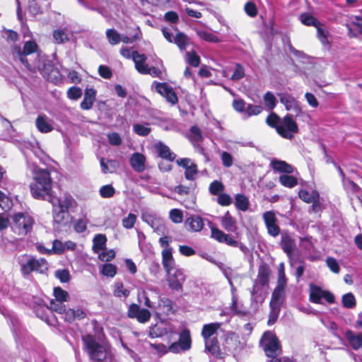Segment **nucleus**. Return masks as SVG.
Instances as JSON below:
<instances>
[{
    "instance_id": "nucleus-56",
    "label": "nucleus",
    "mask_w": 362,
    "mask_h": 362,
    "mask_svg": "<svg viewBox=\"0 0 362 362\" xmlns=\"http://www.w3.org/2000/svg\"><path fill=\"white\" fill-rule=\"evenodd\" d=\"M202 134L200 129L197 126L190 128V139L193 143H198L202 141Z\"/></svg>"
},
{
    "instance_id": "nucleus-35",
    "label": "nucleus",
    "mask_w": 362,
    "mask_h": 362,
    "mask_svg": "<svg viewBox=\"0 0 362 362\" xmlns=\"http://www.w3.org/2000/svg\"><path fill=\"white\" fill-rule=\"evenodd\" d=\"M194 30L197 35L203 40L209 42H218L220 41L218 37L207 30L198 28H194Z\"/></svg>"
},
{
    "instance_id": "nucleus-5",
    "label": "nucleus",
    "mask_w": 362,
    "mask_h": 362,
    "mask_svg": "<svg viewBox=\"0 0 362 362\" xmlns=\"http://www.w3.org/2000/svg\"><path fill=\"white\" fill-rule=\"evenodd\" d=\"M85 349L93 361H102L107 356L105 346L99 343L95 338L90 334L83 336L82 338Z\"/></svg>"
},
{
    "instance_id": "nucleus-47",
    "label": "nucleus",
    "mask_w": 362,
    "mask_h": 362,
    "mask_svg": "<svg viewBox=\"0 0 362 362\" xmlns=\"http://www.w3.org/2000/svg\"><path fill=\"white\" fill-rule=\"evenodd\" d=\"M300 19L303 24L308 26L313 25L317 28L320 24V23L315 18L308 13H303L300 15Z\"/></svg>"
},
{
    "instance_id": "nucleus-13",
    "label": "nucleus",
    "mask_w": 362,
    "mask_h": 362,
    "mask_svg": "<svg viewBox=\"0 0 362 362\" xmlns=\"http://www.w3.org/2000/svg\"><path fill=\"white\" fill-rule=\"evenodd\" d=\"M173 326L168 322H160L149 329V336L152 338L160 337L168 334H173Z\"/></svg>"
},
{
    "instance_id": "nucleus-21",
    "label": "nucleus",
    "mask_w": 362,
    "mask_h": 362,
    "mask_svg": "<svg viewBox=\"0 0 362 362\" xmlns=\"http://www.w3.org/2000/svg\"><path fill=\"white\" fill-rule=\"evenodd\" d=\"M161 255L162 264L165 272L177 268L175 261L173 257V249L163 250Z\"/></svg>"
},
{
    "instance_id": "nucleus-6",
    "label": "nucleus",
    "mask_w": 362,
    "mask_h": 362,
    "mask_svg": "<svg viewBox=\"0 0 362 362\" xmlns=\"http://www.w3.org/2000/svg\"><path fill=\"white\" fill-rule=\"evenodd\" d=\"M260 346L266 356L275 359L281 353V346L276 334L271 331H267L260 340Z\"/></svg>"
},
{
    "instance_id": "nucleus-11",
    "label": "nucleus",
    "mask_w": 362,
    "mask_h": 362,
    "mask_svg": "<svg viewBox=\"0 0 362 362\" xmlns=\"http://www.w3.org/2000/svg\"><path fill=\"white\" fill-rule=\"evenodd\" d=\"M262 218L267 233L272 237H277L280 233V228L277 224V218L274 211H268L263 214Z\"/></svg>"
},
{
    "instance_id": "nucleus-26",
    "label": "nucleus",
    "mask_w": 362,
    "mask_h": 362,
    "mask_svg": "<svg viewBox=\"0 0 362 362\" xmlns=\"http://www.w3.org/2000/svg\"><path fill=\"white\" fill-rule=\"evenodd\" d=\"M65 321L72 322L75 320H81L85 317L86 314L81 309H68L62 314Z\"/></svg>"
},
{
    "instance_id": "nucleus-64",
    "label": "nucleus",
    "mask_w": 362,
    "mask_h": 362,
    "mask_svg": "<svg viewBox=\"0 0 362 362\" xmlns=\"http://www.w3.org/2000/svg\"><path fill=\"white\" fill-rule=\"evenodd\" d=\"M316 28L318 39L322 44H327L328 42V32L325 30L324 25L320 23Z\"/></svg>"
},
{
    "instance_id": "nucleus-20",
    "label": "nucleus",
    "mask_w": 362,
    "mask_h": 362,
    "mask_svg": "<svg viewBox=\"0 0 362 362\" xmlns=\"http://www.w3.org/2000/svg\"><path fill=\"white\" fill-rule=\"evenodd\" d=\"M345 337L354 350H358L362 346V332L356 334L348 329L345 332Z\"/></svg>"
},
{
    "instance_id": "nucleus-19",
    "label": "nucleus",
    "mask_w": 362,
    "mask_h": 362,
    "mask_svg": "<svg viewBox=\"0 0 362 362\" xmlns=\"http://www.w3.org/2000/svg\"><path fill=\"white\" fill-rule=\"evenodd\" d=\"M221 226L228 232L235 233L238 229L237 221L229 211H227L221 218Z\"/></svg>"
},
{
    "instance_id": "nucleus-54",
    "label": "nucleus",
    "mask_w": 362,
    "mask_h": 362,
    "mask_svg": "<svg viewBox=\"0 0 362 362\" xmlns=\"http://www.w3.org/2000/svg\"><path fill=\"white\" fill-rule=\"evenodd\" d=\"M186 61L194 67L199 66L200 64V58L194 51L186 53Z\"/></svg>"
},
{
    "instance_id": "nucleus-63",
    "label": "nucleus",
    "mask_w": 362,
    "mask_h": 362,
    "mask_svg": "<svg viewBox=\"0 0 362 362\" xmlns=\"http://www.w3.org/2000/svg\"><path fill=\"white\" fill-rule=\"evenodd\" d=\"M82 95V90L80 88L73 86L67 90V97L70 100H77Z\"/></svg>"
},
{
    "instance_id": "nucleus-12",
    "label": "nucleus",
    "mask_w": 362,
    "mask_h": 362,
    "mask_svg": "<svg viewBox=\"0 0 362 362\" xmlns=\"http://www.w3.org/2000/svg\"><path fill=\"white\" fill-rule=\"evenodd\" d=\"M152 86L154 87L156 90L164 97L168 103L172 105L177 103V97L176 93L173 88L166 83L154 82Z\"/></svg>"
},
{
    "instance_id": "nucleus-50",
    "label": "nucleus",
    "mask_w": 362,
    "mask_h": 362,
    "mask_svg": "<svg viewBox=\"0 0 362 362\" xmlns=\"http://www.w3.org/2000/svg\"><path fill=\"white\" fill-rule=\"evenodd\" d=\"M265 106L270 110H273L276 103V99L274 94L269 91L267 92L263 97Z\"/></svg>"
},
{
    "instance_id": "nucleus-53",
    "label": "nucleus",
    "mask_w": 362,
    "mask_h": 362,
    "mask_svg": "<svg viewBox=\"0 0 362 362\" xmlns=\"http://www.w3.org/2000/svg\"><path fill=\"white\" fill-rule=\"evenodd\" d=\"M64 303V301L53 299L49 303V308L61 315L65 311V305Z\"/></svg>"
},
{
    "instance_id": "nucleus-10",
    "label": "nucleus",
    "mask_w": 362,
    "mask_h": 362,
    "mask_svg": "<svg viewBox=\"0 0 362 362\" xmlns=\"http://www.w3.org/2000/svg\"><path fill=\"white\" fill-rule=\"evenodd\" d=\"M322 299L329 303H332L334 301V296L332 293L322 290L317 286L310 285V300L315 303H322Z\"/></svg>"
},
{
    "instance_id": "nucleus-49",
    "label": "nucleus",
    "mask_w": 362,
    "mask_h": 362,
    "mask_svg": "<svg viewBox=\"0 0 362 362\" xmlns=\"http://www.w3.org/2000/svg\"><path fill=\"white\" fill-rule=\"evenodd\" d=\"M133 131L139 136H146L149 134L151 129L150 127H148V124H133Z\"/></svg>"
},
{
    "instance_id": "nucleus-15",
    "label": "nucleus",
    "mask_w": 362,
    "mask_h": 362,
    "mask_svg": "<svg viewBox=\"0 0 362 362\" xmlns=\"http://www.w3.org/2000/svg\"><path fill=\"white\" fill-rule=\"evenodd\" d=\"M18 262L21 267V272L24 277L28 276L34 272V257L27 255H20Z\"/></svg>"
},
{
    "instance_id": "nucleus-27",
    "label": "nucleus",
    "mask_w": 362,
    "mask_h": 362,
    "mask_svg": "<svg viewBox=\"0 0 362 362\" xmlns=\"http://www.w3.org/2000/svg\"><path fill=\"white\" fill-rule=\"evenodd\" d=\"M96 91L93 88H88L85 91L84 98L81 103V107L83 110H90L95 100Z\"/></svg>"
},
{
    "instance_id": "nucleus-34",
    "label": "nucleus",
    "mask_w": 362,
    "mask_h": 362,
    "mask_svg": "<svg viewBox=\"0 0 362 362\" xmlns=\"http://www.w3.org/2000/svg\"><path fill=\"white\" fill-rule=\"evenodd\" d=\"M107 238L103 234H97L93 240V250L95 252L99 253L105 249Z\"/></svg>"
},
{
    "instance_id": "nucleus-52",
    "label": "nucleus",
    "mask_w": 362,
    "mask_h": 362,
    "mask_svg": "<svg viewBox=\"0 0 362 362\" xmlns=\"http://www.w3.org/2000/svg\"><path fill=\"white\" fill-rule=\"evenodd\" d=\"M245 75L244 67L240 64H236L233 70V73L230 76L232 81H236L242 79Z\"/></svg>"
},
{
    "instance_id": "nucleus-61",
    "label": "nucleus",
    "mask_w": 362,
    "mask_h": 362,
    "mask_svg": "<svg viewBox=\"0 0 362 362\" xmlns=\"http://www.w3.org/2000/svg\"><path fill=\"white\" fill-rule=\"evenodd\" d=\"M88 223V221L86 218L77 219L74 222V230L79 233L84 232L87 228Z\"/></svg>"
},
{
    "instance_id": "nucleus-40",
    "label": "nucleus",
    "mask_w": 362,
    "mask_h": 362,
    "mask_svg": "<svg viewBox=\"0 0 362 362\" xmlns=\"http://www.w3.org/2000/svg\"><path fill=\"white\" fill-rule=\"evenodd\" d=\"M279 180L280 184L286 187L292 188L298 185L297 178L289 174L281 175Z\"/></svg>"
},
{
    "instance_id": "nucleus-41",
    "label": "nucleus",
    "mask_w": 362,
    "mask_h": 362,
    "mask_svg": "<svg viewBox=\"0 0 362 362\" xmlns=\"http://www.w3.org/2000/svg\"><path fill=\"white\" fill-rule=\"evenodd\" d=\"M158 307L165 315H169L174 311L173 301L166 298L160 300Z\"/></svg>"
},
{
    "instance_id": "nucleus-29",
    "label": "nucleus",
    "mask_w": 362,
    "mask_h": 362,
    "mask_svg": "<svg viewBox=\"0 0 362 362\" xmlns=\"http://www.w3.org/2000/svg\"><path fill=\"white\" fill-rule=\"evenodd\" d=\"M221 327V323L220 322L206 324L202 327V336L204 339H210L214 334L216 333Z\"/></svg>"
},
{
    "instance_id": "nucleus-55",
    "label": "nucleus",
    "mask_w": 362,
    "mask_h": 362,
    "mask_svg": "<svg viewBox=\"0 0 362 362\" xmlns=\"http://www.w3.org/2000/svg\"><path fill=\"white\" fill-rule=\"evenodd\" d=\"M342 303L345 308H353L356 305V299L351 293H346L342 296Z\"/></svg>"
},
{
    "instance_id": "nucleus-3",
    "label": "nucleus",
    "mask_w": 362,
    "mask_h": 362,
    "mask_svg": "<svg viewBox=\"0 0 362 362\" xmlns=\"http://www.w3.org/2000/svg\"><path fill=\"white\" fill-rule=\"evenodd\" d=\"M34 224L33 217L28 212H17L11 216V229L18 235L25 236L30 233Z\"/></svg>"
},
{
    "instance_id": "nucleus-51",
    "label": "nucleus",
    "mask_w": 362,
    "mask_h": 362,
    "mask_svg": "<svg viewBox=\"0 0 362 362\" xmlns=\"http://www.w3.org/2000/svg\"><path fill=\"white\" fill-rule=\"evenodd\" d=\"M206 349L212 354H216L218 351V341L216 338L204 339Z\"/></svg>"
},
{
    "instance_id": "nucleus-60",
    "label": "nucleus",
    "mask_w": 362,
    "mask_h": 362,
    "mask_svg": "<svg viewBox=\"0 0 362 362\" xmlns=\"http://www.w3.org/2000/svg\"><path fill=\"white\" fill-rule=\"evenodd\" d=\"M170 220L175 223H180L182 222L183 214L181 210L177 209H171L170 213Z\"/></svg>"
},
{
    "instance_id": "nucleus-8",
    "label": "nucleus",
    "mask_w": 362,
    "mask_h": 362,
    "mask_svg": "<svg viewBox=\"0 0 362 362\" xmlns=\"http://www.w3.org/2000/svg\"><path fill=\"white\" fill-rule=\"evenodd\" d=\"M166 280L169 287L173 290L181 291L182 289V284L186 279L184 271L177 267L166 272Z\"/></svg>"
},
{
    "instance_id": "nucleus-1",
    "label": "nucleus",
    "mask_w": 362,
    "mask_h": 362,
    "mask_svg": "<svg viewBox=\"0 0 362 362\" xmlns=\"http://www.w3.org/2000/svg\"><path fill=\"white\" fill-rule=\"evenodd\" d=\"M35 182L30 185L31 193L35 199H46L52 205L54 221L62 223L69 210L76 206V202L69 193L64 192L59 197L50 194L52 179L49 172L46 169L33 167Z\"/></svg>"
},
{
    "instance_id": "nucleus-23",
    "label": "nucleus",
    "mask_w": 362,
    "mask_h": 362,
    "mask_svg": "<svg viewBox=\"0 0 362 362\" xmlns=\"http://www.w3.org/2000/svg\"><path fill=\"white\" fill-rule=\"evenodd\" d=\"M155 148L160 157L168 161H173L176 158V155L170 151L169 147L161 142L157 143Z\"/></svg>"
},
{
    "instance_id": "nucleus-24",
    "label": "nucleus",
    "mask_w": 362,
    "mask_h": 362,
    "mask_svg": "<svg viewBox=\"0 0 362 362\" xmlns=\"http://www.w3.org/2000/svg\"><path fill=\"white\" fill-rule=\"evenodd\" d=\"M271 166L274 170L285 174H291L294 171V168L284 160H272L271 161Z\"/></svg>"
},
{
    "instance_id": "nucleus-4",
    "label": "nucleus",
    "mask_w": 362,
    "mask_h": 362,
    "mask_svg": "<svg viewBox=\"0 0 362 362\" xmlns=\"http://www.w3.org/2000/svg\"><path fill=\"white\" fill-rule=\"evenodd\" d=\"M269 270L265 267H261L259 269L258 275L254 283L251 291V300L253 303H262L266 298V293L264 287L267 286L269 281Z\"/></svg>"
},
{
    "instance_id": "nucleus-32",
    "label": "nucleus",
    "mask_w": 362,
    "mask_h": 362,
    "mask_svg": "<svg viewBox=\"0 0 362 362\" xmlns=\"http://www.w3.org/2000/svg\"><path fill=\"white\" fill-rule=\"evenodd\" d=\"M231 315L240 317L246 316L248 313L247 309L243 303H238V300H233L229 307Z\"/></svg>"
},
{
    "instance_id": "nucleus-9",
    "label": "nucleus",
    "mask_w": 362,
    "mask_h": 362,
    "mask_svg": "<svg viewBox=\"0 0 362 362\" xmlns=\"http://www.w3.org/2000/svg\"><path fill=\"white\" fill-rule=\"evenodd\" d=\"M141 219L149 225L154 232L158 235H164L166 232V228L164 220L155 214L149 212H144L141 215Z\"/></svg>"
},
{
    "instance_id": "nucleus-44",
    "label": "nucleus",
    "mask_w": 362,
    "mask_h": 362,
    "mask_svg": "<svg viewBox=\"0 0 362 362\" xmlns=\"http://www.w3.org/2000/svg\"><path fill=\"white\" fill-rule=\"evenodd\" d=\"M106 37L109 43L112 45H117L121 40V35L115 29H107Z\"/></svg>"
},
{
    "instance_id": "nucleus-14",
    "label": "nucleus",
    "mask_w": 362,
    "mask_h": 362,
    "mask_svg": "<svg viewBox=\"0 0 362 362\" xmlns=\"http://www.w3.org/2000/svg\"><path fill=\"white\" fill-rule=\"evenodd\" d=\"M128 316L130 318H136L139 322L145 323L151 318V313L144 308H141L136 304H132L129 307Z\"/></svg>"
},
{
    "instance_id": "nucleus-31",
    "label": "nucleus",
    "mask_w": 362,
    "mask_h": 362,
    "mask_svg": "<svg viewBox=\"0 0 362 362\" xmlns=\"http://www.w3.org/2000/svg\"><path fill=\"white\" fill-rule=\"evenodd\" d=\"M281 246L283 250L290 256L295 248L296 244L293 239L287 234H282Z\"/></svg>"
},
{
    "instance_id": "nucleus-62",
    "label": "nucleus",
    "mask_w": 362,
    "mask_h": 362,
    "mask_svg": "<svg viewBox=\"0 0 362 362\" xmlns=\"http://www.w3.org/2000/svg\"><path fill=\"white\" fill-rule=\"evenodd\" d=\"M198 170L197 165L194 163L185 170V177L188 180H194L197 175Z\"/></svg>"
},
{
    "instance_id": "nucleus-38",
    "label": "nucleus",
    "mask_w": 362,
    "mask_h": 362,
    "mask_svg": "<svg viewBox=\"0 0 362 362\" xmlns=\"http://www.w3.org/2000/svg\"><path fill=\"white\" fill-rule=\"evenodd\" d=\"M189 42V38L182 32L177 33L175 36L174 43L177 45L181 51L186 49Z\"/></svg>"
},
{
    "instance_id": "nucleus-42",
    "label": "nucleus",
    "mask_w": 362,
    "mask_h": 362,
    "mask_svg": "<svg viewBox=\"0 0 362 362\" xmlns=\"http://www.w3.org/2000/svg\"><path fill=\"white\" fill-rule=\"evenodd\" d=\"M114 296L118 298H127L129 296L130 291L126 288L122 282L117 281L114 285Z\"/></svg>"
},
{
    "instance_id": "nucleus-36",
    "label": "nucleus",
    "mask_w": 362,
    "mask_h": 362,
    "mask_svg": "<svg viewBox=\"0 0 362 362\" xmlns=\"http://www.w3.org/2000/svg\"><path fill=\"white\" fill-rule=\"evenodd\" d=\"M235 205L236 208L242 211H246L250 206L248 198L242 194H237L235 196Z\"/></svg>"
},
{
    "instance_id": "nucleus-57",
    "label": "nucleus",
    "mask_w": 362,
    "mask_h": 362,
    "mask_svg": "<svg viewBox=\"0 0 362 362\" xmlns=\"http://www.w3.org/2000/svg\"><path fill=\"white\" fill-rule=\"evenodd\" d=\"M136 216L134 214H129L127 217H124L122 219V226L127 229H131L134 227L136 221Z\"/></svg>"
},
{
    "instance_id": "nucleus-43",
    "label": "nucleus",
    "mask_w": 362,
    "mask_h": 362,
    "mask_svg": "<svg viewBox=\"0 0 362 362\" xmlns=\"http://www.w3.org/2000/svg\"><path fill=\"white\" fill-rule=\"evenodd\" d=\"M262 110L263 107L261 105L248 104L246 107L243 117L244 119H247L251 116L258 115L262 112Z\"/></svg>"
},
{
    "instance_id": "nucleus-22",
    "label": "nucleus",
    "mask_w": 362,
    "mask_h": 362,
    "mask_svg": "<svg viewBox=\"0 0 362 362\" xmlns=\"http://www.w3.org/2000/svg\"><path fill=\"white\" fill-rule=\"evenodd\" d=\"M185 226L188 230L194 232L202 230L204 227L202 218L197 215L191 216L185 220Z\"/></svg>"
},
{
    "instance_id": "nucleus-39",
    "label": "nucleus",
    "mask_w": 362,
    "mask_h": 362,
    "mask_svg": "<svg viewBox=\"0 0 362 362\" xmlns=\"http://www.w3.org/2000/svg\"><path fill=\"white\" fill-rule=\"evenodd\" d=\"M350 33L354 32V35L356 33H362V18L358 16H354L351 18V23L347 25Z\"/></svg>"
},
{
    "instance_id": "nucleus-46",
    "label": "nucleus",
    "mask_w": 362,
    "mask_h": 362,
    "mask_svg": "<svg viewBox=\"0 0 362 362\" xmlns=\"http://www.w3.org/2000/svg\"><path fill=\"white\" fill-rule=\"evenodd\" d=\"M34 272L40 274L45 273L48 269V264L44 258H34Z\"/></svg>"
},
{
    "instance_id": "nucleus-37",
    "label": "nucleus",
    "mask_w": 362,
    "mask_h": 362,
    "mask_svg": "<svg viewBox=\"0 0 362 362\" xmlns=\"http://www.w3.org/2000/svg\"><path fill=\"white\" fill-rule=\"evenodd\" d=\"M100 167L103 173H112L117 167V162L115 160H107L102 158L100 160Z\"/></svg>"
},
{
    "instance_id": "nucleus-33",
    "label": "nucleus",
    "mask_w": 362,
    "mask_h": 362,
    "mask_svg": "<svg viewBox=\"0 0 362 362\" xmlns=\"http://www.w3.org/2000/svg\"><path fill=\"white\" fill-rule=\"evenodd\" d=\"M298 196L300 199L308 204L316 200V199L320 198L318 192L314 189L310 192L308 189H302L299 191Z\"/></svg>"
},
{
    "instance_id": "nucleus-18",
    "label": "nucleus",
    "mask_w": 362,
    "mask_h": 362,
    "mask_svg": "<svg viewBox=\"0 0 362 362\" xmlns=\"http://www.w3.org/2000/svg\"><path fill=\"white\" fill-rule=\"evenodd\" d=\"M132 168L137 173H141L145 170L146 157L139 153L132 155L130 160Z\"/></svg>"
},
{
    "instance_id": "nucleus-7",
    "label": "nucleus",
    "mask_w": 362,
    "mask_h": 362,
    "mask_svg": "<svg viewBox=\"0 0 362 362\" xmlns=\"http://www.w3.org/2000/svg\"><path fill=\"white\" fill-rule=\"evenodd\" d=\"M298 128L296 122L290 115H288L281 119L277 127V132L282 137L291 139L298 132Z\"/></svg>"
},
{
    "instance_id": "nucleus-2",
    "label": "nucleus",
    "mask_w": 362,
    "mask_h": 362,
    "mask_svg": "<svg viewBox=\"0 0 362 362\" xmlns=\"http://www.w3.org/2000/svg\"><path fill=\"white\" fill-rule=\"evenodd\" d=\"M37 45L33 41H27L23 47V50L21 51L20 47H16L14 48L15 52L18 57L20 61L29 70L37 69L42 72L43 75L46 74L45 69L49 70L52 68L50 64L46 65L41 62L40 59H35L34 62H30V59L27 58V56L30 55L37 52Z\"/></svg>"
},
{
    "instance_id": "nucleus-16",
    "label": "nucleus",
    "mask_w": 362,
    "mask_h": 362,
    "mask_svg": "<svg viewBox=\"0 0 362 362\" xmlns=\"http://www.w3.org/2000/svg\"><path fill=\"white\" fill-rule=\"evenodd\" d=\"M53 122L46 115L40 114L36 118L35 126L40 132L47 134L53 130Z\"/></svg>"
},
{
    "instance_id": "nucleus-45",
    "label": "nucleus",
    "mask_w": 362,
    "mask_h": 362,
    "mask_svg": "<svg viewBox=\"0 0 362 362\" xmlns=\"http://www.w3.org/2000/svg\"><path fill=\"white\" fill-rule=\"evenodd\" d=\"M225 189V187L221 181L214 180L213 181L209 187V192L213 195L218 196Z\"/></svg>"
},
{
    "instance_id": "nucleus-28",
    "label": "nucleus",
    "mask_w": 362,
    "mask_h": 362,
    "mask_svg": "<svg viewBox=\"0 0 362 362\" xmlns=\"http://www.w3.org/2000/svg\"><path fill=\"white\" fill-rule=\"evenodd\" d=\"M178 342L180 344V349L182 351H188L191 348L192 339L190 332L187 329H183L180 334Z\"/></svg>"
},
{
    "instance_id": "nucleus-25",
    "label": "nucleus",
    "mask_w": 362,
    "mask_h": 362,
    "mask_svg": "<svg viewBox=\"0 0 362 362\" xmlns=\"http://www.w3.org/2000/svg\"><path fill=\"white\" fill-rule=\"evenodd\" d=\"M147 59L144 54H139L137 51H133V61L135 64L136 71L142 74L146 71L148 64H146Z\"/></svg>"
},
{
    "instance_id": "nucleus-58",
    "label": "nucleus",
    "mask_w": 362,
    "mask_h": 362,
    "mask_svg": "<svg viewBox=\"0 0 362 362\" xmlns=\"http://www.w3.org/2000/svg\"><path fill=\"white\" fill-rule=\"evenodd\" d=\"M54 299L57 300H62L66 302L69 300V293L67 291L63 290L60 287L54 288Z\"/></svg>"
},
{
    "instance_id": "nucleus-48",
    "label": "nucleus",
    "mask_w": 362,
    "mask_h": 362,
    "mask_svg": "<svg viewBox=\"0 0 362 362\" xmlns=\"http://www.w3.org/2000/svg\"><path fill=\"white\" fill-rule=\"evenodd\" d=\"M100 272L107 277H114L117 274V267L112 264H105L101 267Z\"/></svg>"
},
{
    "instance_id": "nucleus-17",
    "label": "nucleus",
    "mask_w": 362,
    "mask_h": 362,
    "mask_svg": "<svg viewBox=\"0 0 362 362\" xmlns=\"http://www.w3.org/2000/svg\"><path fill=\"white\" fill-rule=\"evenodd\" d=\"M280 101L284 105L287 110L293 112L296 115L300 113L301 108L298 101L292 95L281 94L280 95Z\"/></svg>"
},
{
    "instance_id": "nucleus-30",
    "label": "nucleus",
    "mask_w": 362,
    "mask_h": 362,
    "mask_svg": "<svg viewBox=\"0 0 362 362\" xmlns=\"http://www.w3.org/2000/svg\"><path fill=\"white\" fill-rule=\"evenodd\" d=\"M284 288L285 286L277 285L272 296L270 307L280 308L284 296Z\"/></svg>"
},
{
    "instance_id": "nucleus-59",
    "label": "nucleus",
    "mask_w": 362,
    "mask_h": 362,
    "mask_svg": "<svg viewBox=\"0 0 362 362\" xmlns=\"http://www.w3.org/2000/svg\"><path fill=\"white\" fill-rule=\"evenodd\" d=\"M138 299L140 303H143L145 306L149 308H154L153 304L149 299L148 293L145 291H142L138 293Z\"/></svg>"
}]
</instances>
